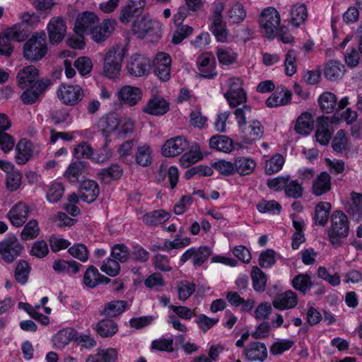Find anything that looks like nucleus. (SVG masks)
Returning a JSON list of instances; mask_svg holds the SVG:
<instances>
[{"label":"nucleus","instance_id":"nucleus-1","mask_svg":"<svg viewBox=\"0 0 362 362\" xmlns=\"http://www.w3.org/2000/svg\"><path fill=\"white\" fill-rule=\"evenodd\" d=\"M350 231L347 216L341 211H335L331 215L330 226L327 229L328 240L334 248L344 244Z\"/></svg>","mask_w":362,"mask_h":362},{"label":"nucleus","instance_id":"nucleus-2","mask_svg":"<svg viewBox=\"0 0 362 362\" xmlns=\"http://www.w3.org/2000/svg\"><path fill=\"white\" fill-rule=\"evenodd\" d=\"M47 51V35L45 33H36L25 42L23 55L27 60L36 62L45 57Z\"/></svg>","mask_w":362,"mask_h":362},{"label":"nucleus","instance_id":"nucleus-3","mask_svg":"<svg viewBox=\"0 0 362 362\" xmlns=\"http://www.w3.org/2000/svg\"><path fill=\"white\" fill-rule=\"evenodd\" d=\"M124 57V50L119 46L109 49L103 57V74L108 78H115L119 75L122 63Z\"/></svg>","mask_w":362,"mask_h":362},{"label":"nucleus","instance_id":"nucleus-4","mask_svg":"<svg viewBox=\"0 0 362 362\" xmlns=\"http://www.w3.org/2000/svg\"><path fill=\"white\" fill-rule=\"evenodd\" d=\"M259 23L267 38L273 39L281 31L280 15L273 7H268L262 11Z\"/></svg>","mask_w":362,"mask_h":362},{"label":"nucleus","instance_id":"nucleus-5","mask_svg":"<svg viewBox=\"0 0 362 362\" xmlns=\"http://www.w3.org/2000/svg\"><path fill=\"white\" fill-rule=\"evenodd\" d=\"M152 66L151 60L142 54H134L128 59L127 63V72L134 77L148 76Z\"/></svg>","mask_w":362,"mask_h":362},{"label":"nucleus","instance_id":"nucleus-6","mask_svg":"<svg viewBox=\"0 0 362 362\" xmlns=\"http://www.w3.org/2000/svg\"><path fill=\"white\" fill-rule=\"evenodd\" d=\"M23 250V245L14 235H9L0 243V255L6 263L13 262Z\"/></svg>","mask_w":362,"mask_h":362},{"label":"nucleus","instance_id":"nucleus-7","mask_svg":"<svg viewBox=\"0 0 362 362\" xmlns=\"http://www.w3.org/2000/svg\"><path fill=\"white\" fill-rule=\"evenodd\" d=\"M212 250L208 246L192 247L187 250L180 257L182 264L192 259L194 267H199L204 264L211 255Z\"/></svg>","mask_w":362,"mask_h":362},{"label":"nucleus","instance_id":"nucleus-8","mask_svg":"<svg viewBox=\"0 0 362 362\" xmlns=\"http://www.w3.org/2000/svg\"><path fill=\"white\" fill-rule=\"evenodd\" d=\"M49 85L50 80L48 78L37 80L33 86L24 88L25 90L21 95V100L26 105L35 103L40 99Z\"/></svg>","mask_w":362,"mask_h":362},{"label":"nucleus","instance_id":"nucleus-9","mask_svg":"<svg viewBox=\"0 0 362 362\" xmlns=\"http://www.w3.org/2000/svg\"><path fill=\"white\" fill-rule=\"evenodd\" d=\"M57 93L62 103L71 106L76 105L83 97V91L78 85H62Z\"/></svg>","mask_w":362,"mask_h":362},{"label":"nucleus","instance_id":"nucleus-10","mask_svg":"<svg viewBox=\"0 0 362 362\" xmlns=\"http://www.w3.org/2000/svg\"><path fill=\"white\" fill-rule=\"evenodd\" d=\"M171 58L168 54L159 52L155 57L152 66L154 67L155 75L163 81H167L170 78Z\"/></svg>","mask_w":362,"mask_h":362},{"label":"nucleus","instance_id":"nucleus-11","mask_svg":"<svg viewBox=\"0 0 362 362\" xmlns=\"http://www.w3.org/2000/svg\"><path fill=\"white\" fill-rule=\"evenodd\" d=\"M98 23L99 18L94 13L86 11L78 16L74 29L77 34L89 33L90 35L91 30Z\"/></svg>","mask_w":362,"mask_h":362},{"label":"nucleus","instance_id":"nucleus-12","mask_svg":"<svg viewBox=\"0 0 362 362\" xmlns=\"http://www.w3.org/2000/svg\"><path fill=\"white\" fill-rule=\"evenodd\" d=\"M47 32L51 43L60 42L66 33V24L64 19L59 16L52 18L47 25Z\"/></svg>","mask_w":362,"mask_h":362},{"label":"nucleus","instance_id":"nucleus-13","mask_svg":"<svg viewBox=\"0 0 362 362\" xmlns=\"http://www.w3.org/2000/svg\"><path fill=\"white\" fill-rule=\"evenodd\" d=\"M189 143L182 136H176L165 141L162 148V153L165 157H173L188 149Z\"/></svg>","mask_w":362,"mask_h":362},{"label":"nucleus","instance_id":"nucleus-14","mask_svg":"<svg viewBox=\"0 0 362 362\" xmlns=\"http://www.w3.org/2000/svg\"><path fill=\"white\" fill-rule=\"evenodd\" d=\"M116 22L112 19H105L100 25L97 24L91 30V38L97 43L105 41L112 34Z\"/></svg>","mask_w":362,"mask_h":362},{"label":"nucleus","instance_id":"nucleus-15","mask_svg":"<svg viewBox=\"0 0 362 362\" xmlns=\"http://www.w3.org/2000/svg\"><path fill=\"white\" fill-rule=\"evenodd\" d=\"M29 214V206L25 203L19 202L9 210L7 216L13 226L20 227L25 223Z\"/></svg>","mask_w":362,"mask_h":362},{"label":"nucleus","instance_id":"nucleus-16","mask_svg":"<svg viewBox=\"0 0 362 362\" xmlns=\"http://www.w3.org/2000/svg\"><path fill=\"white\" fill-rule=\"evenodd\" d=\"M160 28V24L158 21L147 16H143L133 24V30L142 37L147 35L156 34Z\"/></svg>","mask_w":362,"mask_h":362},{"label":"nucleus","instance_id":"nucleus-17","mask_svg":"<svg viewBox=\"0 0 362 362\" xmlns=\"http://www.w3.org/2000/svg\"><path fill=\"white\" fill-rule=\"evenodd\" d=\"M117 96L123 103L129 106H134L141 99L142 91L135 86H124L119 90Z\"/></svg>","mask_w":362,"mask_h":362},{"label":"nucleus","instance_id":"nucleus-18","mask_svg":"<svg viewBox=\"0 0 362 362\" xmlns=\"http://www.w3.org/2000/svg\"><path fill=\"white\" fill-rule=\"evenodd\" d=\"M243 354L250 361L263 362L267 357V349L264 343L253 341L244 349Z\"/></svg>","mask_w":362,"mask_h":362},{"label":"nucleus","instance_id":"nucleus-19","mask_svg":"<svg viewBox=\"0 0 362 362\" xmlns=\"http://www.w3.org/2000/svg\"><path fill=\"white\" fill-rule=\"evenodd\" d=\"M39 75L38 69L33 65H29L23 68L17 74L16 80L21 88H25L33 86L37 81Z\"/></svg>","mask_w":362,"mask_h":362},{"label":"nucleus","instance_id":"nucleus-20","mask_svg":"<svg viewBox=\"0 0 362 362\" xmlns=\"http://www.w3.org/2000/svg\"><path fill=\"white\" fill-rule=\"evenodd\" d=\"M168 110V103L160 97H153L151 98L142 108L144 112L154 116L163 115L165 114Z\"/></svg>","mask_w":362,"mask_h":362},{"label":"nucleus","instance_id":"nucleus-21","mask_svg":"<svg viewBox=\"0 0 362 362\" xmlns=\"http://www.w3.org/2000/svg\"><path fill=\"white\" fill-rule=\"evenodd\" d=\"M99 194V186L92 180H84L80 187L79 197L85 202L92 203Z\"/></svg>","mask_w":362,"mask_h":362},{"label":"nucleus","instance_id":"nucleus-22","mask_svg":"<svg viewBox=\"0 0 362 362\" xmlns=\"http://www.w3.org/2000/svg\"><path fill=\"white\" fill-rule=\"evenodd\" d=\"M197 63L201 77L212 78L216 75L213 57L207 54L200 55L197 59Z\"/></svg>","mask_w":362,"mask_h":362},{"label":"nucleus","instance_id":"nucleus-23","mask_svg":"<svg viewBox=\"0 0 362 362\" xmlns=\"http://www.w3.org/2000/svg\"><path fill=\"white\" fill-rule=\"evenodd\" d=\"M331 189V177L327 172H322L313 181L312 193L317 196H322Z\"/></svg>","mask_w":362,"mask_h":362},{"label":"nucleus","instance_id":"nucleus-24","mask_svg":"<svg viewBox=\"0 0 362 362\" xmlns=\"http://www.w3.org/2000/svg\"><path fill=\"white\" fill-rule=\"evenodd\" d=\"M297 303L296 294L291 290L279 294L272 302L274 308L281 310L293 308Z\"/></svg>","mask_w":362,"mask_h":362},{"label":"nucleus","instance_id":"nucleus-25","mask_svg":"<svg viewBox=\"0 0 362 362\" xmlns=\"http://www.w3.org/2000/svg\"><path fill=\"white\" fill-rule=\"evenodd\" d=\"M120 124V119L115 114H109L101 117L98 122V129L107 136L116 131Z\"/></svg>","mask_w":362,"mask_h":362},{"label":"nucleus","instance_id":"nucleus-26","mask_svg":"<svg viewBox=\"0 0 362 362\" xmlns=\"http://www.w3.org/2000/svg\"><path fill=\"white\" fill-rule=\"evenodd\" d=\"M314 120L310 113L308 112H303L296 119L294 129L296 133L306 136L313 130Z\"/></svg>","mask_w":362,"mask_h":362},{"label":"nucleus","instance_id":"nucleus-27","mask_svg":"<svg viewBox=\"0 0 362 362\" xmlns=\"http://www.w3.org/2000/svg\"><path fill=\"white\" fill-rule=\"evenodd\" d=\"M16 162L19 165L25 164L33 156L31 143L23 139L19 141L16 148Z\"/></svg>","mask_w":362,"mask_h":362},{"label":"nucleus","instance_id":"nucleus-28","mask_svg":"<svg viewBox=\"0 0 362 362\" xmlns=\"http://www.w3.org/2000/svg\"><path fill=\"white\" fill-rule=\"evenodd\" d=\"M82 264L77 263L74 260L66 261L64 259H57L53 262L52 269L59 274L66 273L69 275L77 274Z\"/></svg>","mask_w":362,"mask_h":362},{"label":"nucleus","instance_id":"nucleus-29","mask_svg":"<svg viewBox=\"0 0 362 362\" xmlns=\"http://www.w3.org/2000/svg\"><path fill=\"white\" fill-rule=\"evenodd\" d=\"M226 299L232 306L235 308L240 306V309L243 312H250L255 306L254 300H245L241 298L240 294L236 291L228 292L226 293Z\"/></svg>","mask_w":362,"mask_h":362},{"label":"nucleus","instance_id":"nucleus-30","mask_svg":"<svg viewBox=\"0 0 362 362\" xmlns=\"http://www.w3.org/2000/svg\"><path fill=\"white\" fill-rule=\"evenodd\" d=\"M188 148L189 151L185 153L180 158V163L184 168H187L203 158L199 145L197 143H194Z\"/></svg>","mask_w":362,"mask_h":362},{"label":"nucleus","instance_id":"nucleus-31","mask_svg":"<svg viewBox=\"0 0 362 362\" xmlns=\"http://www.w3.org/2000/svg\"><path fill=\"white\" fill-rule=\"evenodd\" d=\"M291 98V93L289 90L281 88L273 93L266 100V104L269 107H275L287 105Z\"/></svg>","mask_w":362,"mask_h":362},{"label":"nucleus","instance_id":"nucleus-32","mask_svg":"<svg viewBox=\"0 0 362 362\" xmlns=\"http://www.w3.org/2000/svg\"><path fill=\"white\" fill-rule=\"evenodd\" d=\"M127 306V302L125 300H112L105 305L104 308L100 311V314L109 317H115L124 313Z\"/></svg>","mask_w":362,"mask_h":362},{"label":"nucleus","instance_id":"nucleus-33","mask_svg":"<svg viewBox=\"0 0 362 362\" xmlns=\"http://www.w3.org/2000/svg\"><path fill=\"white\" fill-rule=\"evenodd\" d=\"M211 148L224 153H230L233 149V141L225 135H215L209 140Z\"/></svg>","mask_w":362,"mask_h":362},{"label":"nucleus","instance_id":"nucleus-34","mask_svg":"<svg viewBox=\"0 0 362 362\" xmlns=\"http://www.w3.org/2000/svg\"><path fill=\"white\" fill-rule=\"evenodd\" d=\"M170 218L169 213L165 210H155L145 214L142 217L143 222L149 226H155L164 223Z\"/></svg>","mask_w":362,"mask_h":362},{"label":"nucleus","instance_id":"nucleus-35","mask_svg":"<svg viewBox=\"0 0 362 362\" xmlns=\"http://www.w3.org/2000/svg\"><path fill=\"white\" fill-rule=\"evenodd\" d=\"M86 163L77 161L71 163L64 173V178L69 182H77L81 175L85 173Z\"/></svg>","mask_w":362,"mask_h":362},{"label":"nucleus","instance_id":"nucleus-36","mask_svg":"<svg viewBox=\"0 0 362 362\" xmlns=\"http://www.w3.org/2000/svg\"><path fill=\"white\" fill-rule=\"evenodd\" d=\"M235 173L244 176L251 174L256 168V162L250 158L240 156L235 159Z\"/></svg>","mask_w":362,"mask_h":362},{"label":"nucleus","instance_id":"nucleus-37","mask_svg":"<svg viewBox=\"0 0 362 362\" xmlns=\"http://www.w3.org/2000/svg\"><path fill=\"white\" fill-rule=\"evenodd\" d=\"M332 205L329 202H321L315 206L314 220L315 224L325 226L329 218Z\"/></svg>","mask_w":362,"mask_h":362},{"label":"nucleus","instance_id":"nucleus-38","mask_svg":"<svg viewBox=\"0 0 362 362\" xmlns=\"http://www.w3.org/2000/svg\"><path fill=\"white\" fill-rule=\"evenodd\" d=\"M344 66L338 61H329L325 68V76L329 81H337L342 78Z\"/></svg>","mask_w":362,"mask_h":362},{"label":"nucleus","instance_id":"nucleus-39","mask_svg":"<svg viewBox=\"0 0 362 362\" xmlns=\"http://www.w3.org/2000/svg\"><path fill=\"white\" fill-rule=\"evenodd\" d=\"M117 358V350L110 348L99 350L96 354L89 356L86 362H115Z\"/></svg>","mask_w":362,"mask_h":362},{"label":"nucleus","instance_id":"nucleus-40","mask_svg":"<svg viewBox=\"0 0 362 362\" xmlns=\"http://www.w3.org/2000/svg\"><path fill=\"white\" fill-rule=\"evenodd\" d=\"M95 331L102 337H110L117 333V324L111 320H102L95 326Z\"/></svg>","mask_w":362,"mask_h":362},{"label":"nucleus","instance_id":"nucleus-41","mask_svg":"<svg viewBox=\"0 0 362 362\" xmlns=\"http://www.w3.org/2000/svg\"><path fill=\"white\" fill-rule=\"evenodd\" d=\"M74 337V331L71 329H63L59 331L54 337H53V344L56 349H62L66 345L69 344V342Z\"/></svg>","mask_w":362,"mask_h":362},{"label":"nucleus","instance_id":"nucleus-42","mask_svg":"<svg viewBox=\"0 0 362 362\" xmlns=\"http://www.w3.org/2000/svg\"><path fill=\"white\" fill-rule=\"evenodd\" d=\"M158 179L161 180H163L167 175L171 189H174L176 187L179 180V172L175 166H171L168 169L166 165L161 164L158 170Z\"/></svg>","mask_w":362,"mask_h":362},{"label":"nucleus","instance_id":"nucleus-43","mask_svg":"<svg viewBox=\"0 0 362 362\" xmlns=\"http://www.w3.org/2000/svg\"><path fill=\"white\" fill-rule=\"evenodd\" d=\"M122 170L121 167L117 164L111 165L107 168L102 169L98 176L103 182L108 184L112 180H116L122 176Z\"/></svg>","mask_w":362,"mask_h":362},{"label":"nucleus","instance_id":"nucleus-44","mask_svg":"<svg viewBox=\"0 0 362 362\" xmlns=\"http://www.w3.org/2000/svg\"><path fill=\"white\" fill-rule=\"evenodd\" d=\"M351 196L352 203L347 209V212L356 221H359L362 218V194L352 192Z\"/></svg>","mask_w":362,"mask_h":362},{"label":"nucleus","instance_id":"nucleus-45","mask_svg":"<svg viewBox=\"0 0 362 362\" xmlns=\"http://www.w3.org/2000/svg\"><path fill=\"white\" fill-rule=\"evenodd\" d=\"M319 104L323 112H332L337 107V97L330 92L322 93L318 99Z\"/></svg>","mask_w":362,"mask_h":362},{"label":"nucleus","instance_id":"nucleus-46","mask_svg":"<svg viewBox=\"0 0 362 362\" xmlns=\"http://www.w3.org/2000/svg\"><path fill=\"white\" fill-rule=\"evenodd\" d=\"M253 288L256 291L262 292L267 285L266 274L257 267H253L251 271Z\"/></svg>","mask_w":362,"mask_h":362},{"label":"nucleus","instance_id":"nucleus-47","mask_svg":"<svg viewBox=\"0 0 362 362\" xmlns=\"http://www.w3.org/2000/svg\"><path fill=\"white\" fill-rule=\"evenodd\" d=\"M4 32L11 40L16 42L23 41L28 35V29L25 23L16 24Z\"/></svg>","mask_w":362,"mask_h":362},{"label":"nucleus","instance_id":"nucleus-48","mask_svg":"<svg viewBox=\"0 0 362 362\" xmlns=\"http://www.w3.org/2000/svg\"><path fill=\"white\" fill-rule=\"evenodd\" d=\"M210 30L218 42H226L228 41L229 33L223 21H218L216 20L211 22Z\"/></svg>","mask_w":362,"mask_h":362},{"label":"nucleus","instance_id":"nucleus-49","mask_svg":"<svg viewBox=\"0 0 362 362\" xmlns=\"http://www.w3.org/2000/svg\"><path fill=\"white\" fill-rule=\"evenodd\" d=\"M304 188L303 184L298 180L288 181L286 184L284 192L285 195L289 198L298 199L303 197Z\"/></svg>","mask_w":362,"mask_h":362},{"label":"nucleus","instance_id":"nucleus-50","mask_svg":"<svg viewBox=\"0 0 362 362\" xmlns=\"http://www.w3.org/2000/svg\"><path fill=\"white\" fill-rule=\"evenodd\" d=\"M64 192V188L60 182H52L48 187L46 191V198L50 203H57L62 197Z\"/></svg>","mask_w":362,"mask_h":362},{"label":"nucleus","instance_id":"nucleus-51","mask_svg":"<svg viewBox=\"0 0 362 362\" xmlns=\"http://www.w3.org/2000/svg\"><path fill=\"white\" fill-rule=\"evenodd\" d=\"M263 126L259 121H252L247 127L245 137L247 142L250 144L260 139L263 134Z\"/></svg>","mask_w":362,"mask_h":362},{"label":"nucleus","instance_id":"nucleus-52","mask_svg":"<svg viewBox=\"0 0 362 362\" xmlns=\"http://www.w3.org/2000/svg\"><path fill=\"white\" fill-rule=\"evenodd\" d=\"M176 288L179 300L185 301L194 293L196 286L194 284L185 280L177 282Z\"/></svg>","mask_w":362,"mask_h":362},{"label":"nucleus","instance_id":"nucleus-53","mask_svg":"<svg viewBox=\"0 0 362 362\" xmlns=\"http://www.w3.org/2000/svg\"><path fill=\"white\" fill-rule=\"evenodd\" d=\"M308 16L307 8L304 4H297L291 10V21L295 26L303 23Z\"/></svg>","mask_w":362,"mask_h":362},{"label":"nucleus","instance_id":"nucleus-54","mask_svg":"<svg viewBox=\"0 0 362 362\" xmlns=\"http://www.w3.org/2000/svg\"><path fill=\"white\" fill-rule=\"evenodd\" d=\"M292 285L295 289L305 293L313 286V283L308 274H300L293 278Z\"/></svg>","mask_w":362,"mask_h":362},{"label":"nucleus","instance_id":"nucleus-55","mask_svg":"<svg viewBox=\"0 0 362 362\" xmlns=\"http://www.w3.org/2000/svg\"><path fill=\"white\" fill-rule=\"evenodd\" d=\"M284 158L281 154H276L265 163L266 174L272 175L279 172L284 164Z\"/></svg>","mask_w":362,"mask_h":362},{"label":"nucleus","instance_id":"nucleus-56","mask_svg":"<svg viewBox=\"0 0 362 362\" xmlns=\"http://www.w3.org/2000/svg\"><path fill=\"white\" fill-rule=\"evenodd\" d=\"M150 146L144 144L137 148L136 153V163L144 167H146L151 163Z\"/></svg>","mask_w":362,"mask_h":362},{"label":"nucleus","instance_id":"nucleus-57","mask_svg":"<svg viewBox=\"0 0 362 362\" xmlns=\"http://www.w3.org/2000/svg\"><path fill=\"white\" fill-rule=\"evenodd\" d=\"M246 16V12L241 4L236 3L232 5L228 12V18L231 23H239Z\"/></svg>","mask_w":362,"mask_h":362},{"label":"nucleus","instance_id":"nucleus-58","mask_svg":"<svg viewBox=\"0 0 362 362\" xmlns=\"http://www.w3.org/2000/svg\"><path fill=\"white\" fill-rule=\"evenodd\" d=\"M100 274L94 266H90L83 276V283L89 288H94L100 284Z\"/></svg>","mask_w":362,"mask_h":362},{"label":"nucleus","instance_id":"nucleus-59","mask_svg":"<svg viewBox=\"0 0 362 362\" xmlns=\"http://www.w3.org/2000/svg\"><path fill=\"white\" fill-rule=\"evenodd\" d=\"M40 233V228L36 220H30L23 228L21 232V238L29 240L35 238Z\"/></svg>","mask_w":362,"mask_h":362},{"label":"nucleus","instance_id":"nucleus-60","mask_svg":"<svg viewBox=\"0 0 362 362\" xmlns=\"http://www.w3.org/2000/svg\"><path fill=\"white\" fill-rule=\"evenodd\" d=\"M100 269L110 276H115L120 271L119 262L110 257L103 262Z\"/></svg>","mask_w":362,"mask_h":362},{"label":"nucleus","instance_id":"nucleus-61","mask_svg":"<svg viewBox=\"0 0 362 362\" xmlns=\"http://www.w3.org/2000/svg\"><path fill=\"white\" fill-rule=\"evenodd\" d=\"M110 257L119 262H125L129 257V250L124 244H117L112 247Z\"/></svg>","mask_w":362,"mask_h":362},{"label":"nucleus","instance_id":"nucleus-62","mask_svg":"<svg viewBox=\"0 0 362 362\" xmlns=\"http://www.w3.org/2000/svg\"><path fill=\"white\" fill-rule=\"evenodd\" d=\"M30 270V267L27 262L24 260L20 261L15 270L16 281L21 284H24L28 280Z\"/></svg>","mask_w":362,"mask_h":362},{"label":"nucleus","instance_id":"nucleus-63","mask_svg":"<svg viewBox=\"0 0 362 362\" xmlns=\"http://www.w3.org/2000/svg\"><path fill=\"white\" fill-rule=\"evenodd\" d=\"M68 252L73 257L82 262H86L88 259V251L83 244H75L69 248Z\"/></svg>","mask_w":362,"mask_h":362},{"label":"nucleus","instance_id":"nucleus-64","mask_svg":"<svg viewBox=\"0 0 362 362\" xmlns=\"http://www.w3.org/2000/svg\"><path fill=\"white\" fill-rule=\"evenodd\" d=\"M216 54L219 62L226 65L232 64L236 59L235 53L227 47L217 48Z\"/></svg>","mask_w":362,"mask_h":362}]
</instances>
